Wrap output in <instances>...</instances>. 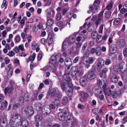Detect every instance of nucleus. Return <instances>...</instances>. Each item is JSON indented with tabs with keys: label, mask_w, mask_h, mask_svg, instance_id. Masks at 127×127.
<instances>
[{
	"label": "nucleus",
	"mask_w": 127,
	"mask_h": 127,
	"mask_svg": "<svg viewBox=\"0 0 127 127\" xmlns=\"http://www.w3.org/2000/svg\"><path fill=\"white\" fill-rule=\"evenodd\" d=\"M9 123L11 126L14 127L21 125L22 127H28L29 125L28 121L26 120H23L22 116L18 113L13 115L10 120Z\"/></svg>",
	"instance_id": "f257e3e1"
},
{
	"label": "nucleus",
	"mask_w": 127,
	"mask_h": 127,
	"mask_svg": "<svg viewBox=\"0 0 127 127\" xmlns=\"http://www.w3.org/2000/svg\"><path fill=\"white\" fill-rule=\"evenodd\" d=\"M104 11H101L98 14L97 17L96 15L93 17L92 20L94 21H95V23L96 27L103 22V13Z\"/></svg>",
	"instance_id": "f03ea898"
},
{
	"label": "nucleus",
	"mask_w": 127,
	"mask_h": 127,
	"mask_svg": "<svg viewBox=\"0 0 127 127\" xmlns=\"http://www.w3.org/2000/svg\"><path fill=\"white\" fill-rule=\"evenodd\" d=\"M24 111L26 116L28 117L32 116L34 113L33 107L29 106L26 107L24 109Z\"/></svg>",
	"instance_id": "7ed1b4c3"
},
{
	"label": "nucleus",
	"mask_w": 127,
	"mask_h": 127,
	"mask_svg": "<svg viewBox=\"0 0 127 127\" xmlns=\"http://www.w3.org/2000/svg\"><path fill=\"white\" fill-rule=\"evenodd\" d=\"M73 85L70 83H68V86L66 87L65 91L67 93V94L69 96H70L72 94L73 90Z\"/></svg>",
	"instance_id": "20e7f679"
},
{
	"label": "nucleus",
	"mask_w": 127,
	"mask_h": 127,
	"mask_svg": "<svg viewBox=\"0 0 127 127\" xmlns=\"http://www.w3.org/2000/svg\"><path fill=\"white\" fill-rule=\"evenodd\" d=\"M60 56L61 54H56V56L52 55L51 56L50 60V62L53 64H55L56 66H57L58 64L57 62V60Z\"/></svg>",
	"instance_id": "39448f33"
},
{
	"label": "nucleus",
	"mask_w": 127,
	"mask_h": 127,
	"mask_svg": "<svg viewBox=\"0 0 127 127\" xmlns=\"http://www.w3.org/2000/svg\"><path fill=\"white\" fill-rule=\"evenodd\" d=\"M76 67H73L71 69L70 72V74L72 76L73 79L75 80H78V78L77 75Z\"/></svg>",
	"instance_id": "423d86ee"
},
{
	"label": "nucleus",
	"mask_w": 127,
	"mask_h": 127,
	"mask_svg": "<svg viewBox=\"0 0 127 127\" xmlns=\"http://www.w3.org/2000/svg\"><path fill=\"white\" fill-rule=\"evenodd\" d=\"M95 69L94 68H92L89 71L87 75L88 78L90 80H92L95 78L96 75L95 74Z\"/></svg>",
	"instance_id": "0eeeda50"
},
{
	"label": "nucleus",
	"mask_w": 127,
	"mask_h": 127,
	"mask_svg": "<svg viewBox=\"0 0 127 127\" xmlns=\"http://www.w3.org/2000/svg\"><path fill=\"white\" fill-rule=\"evenodd\" d=\"M50 95L52 96L56 97L59 96L60 93L57 88H52L50 90Z\"/></svg>",
	"instance_id": "6e6552de"
},
{
	"label": "nucleus",
	"mask_w": 127,
	"mask_h": 127,
	"mask_svg": "<svg viewBox=\"0 0 127 127\" xmlns=\"http://www.w3.org/2000/svg\"><path fill=\"white\" fill-rule=\"evenodd\" d=\"M42 112L44 115H48L51 113V109L48 107V106H44L42 107Z\"/></svg>",
	"instance_id": "1a4fd4ad"
},
{
	"label": "nucleus",
	"mask_w": 127,
	"mask_h": 127,
	"mask_svg": "<svg viewBox=\"0 0 127 127\" xmlns=\"http://www.w3.org/2000/svg\"><path fill=\"white\" fill-rule=\"evenodd\" d=\"M117 50V45L114 44H112L109 48L110 52L111 54H113L115 53Z\"/></svg>",
	"instance_id": "9d476101"
},
{
	"label": "nucleus",
	"mask_w": 127,
	"mask_h": 127,
	"mask_svg": "<svg viewBox=\"0 0 127 127\" xmlns=\"http://www.w3.org/2000/svg\"><path fill=\"white\" fill-rule=\"evenodd\" d=\"M77 75L78 77L79 76H81L83 75L84 74V71L83 67L82 66H79L78 67H76Z\"/></svg>",
	"instance_id": "9b49d317"
},
{
	"label": "nucleus",
	"mask_w": 127,
	"mask_h": 127,
	"mask_svg": "<svg viewBox=\"0 0 127 127\" xmlns=\"http://www.w3.org/2000/svg\"><path fill=\"white\" fill-rule=\"evenodd\" d=\"M88 83V80L86 77H82L80 79V83L83 86L86 85Z\"/></svg>",
	"instance_id": "f8f14e48"
},
{
	"label": "nucleus",
	"mask_w": 127,
	"mask_h": 127,
	"mask_svg": "<svg viewBox=\"0 0 127 127\" xmlns=\"http://www.w3.org/2000/svg\"><path fill=\"white\" fill-rule=\"evenodd\" d=\"M104 61L101 58L99 59L98 62L97 64V70L99 71L101 69L103 66L104 64Z\"/></svg>",
	"instance_id": "ddd939ff"
},
{
	"label": "nucleus",
	"mask_w": 127,
	"mask_h": 127,
	"mask_svg": "<svg viewBox=\"0 0 127 127\" xmlns=\"http://www.w3.org/2000/svg\"><path fill=\"white\" fill-rule=\"evenodd\" d=\"M58 117L59 120L61 121H63L66 118L63 112H59L58 114Z\"/></svg>",
	"instance_id": "4468645a"
},
{
	"label": "nucleus",
	"mask_w": 127,
	"mask_h": 127,
	"mask_svg": "<svg viewBox=\"0 0 127 127\" xmlns=\"http://www.w3.org/2000/svg\"><path fill=\"white\" fill-rule=\"evenodd\" d=\"M108 69L107 68H105L103 69L102 72L100 73V77L101 78H102L103 77L105 78L106 76V73L108 71Z\"/></svg>",
	"instance_id": "2eb2a0df"
},
{
	"label": "nucleus",
	"mask_w": 127,
	"mask_h": 127,
	"mask_svg": "<svg viewBox=\"0 0 127 127\" xmlns=\"http://www.w3.org/2000/svg\"><path fill=\"white\" fill-rule=\"evenodd\" d=\"M41 26L39 24H37V23L35 24L33 27V31L34 32H37L38 29H40Z\"/></svg>",
	"instance_id": "dca6fc26"
},
{
	"label": "nucleus",
	"mask_w": 127,
	"mask_h": 127,
	"mask_svg": "<svg viewBox=\"0 0 127 127\" xmlns=\"http://www.w3.org/2000/svg\"><path fill=\"white\" fill-rule=\"evenodd\" d=\"M103 92L105 95L108 96H110L112 93L111 90L109 88H108L107 89H104Z\"/></svg>",
	"instance_id": "f3484780"
},
{
	"label": "nucleus",
	"mask_w": 127,
	"mask_h": 127,
	"mask_svg": "<svg viewBox=\"0 0 127 127\" xmlns=\"http://www.w3.org/2000/svg\"><path fill=\"white\" fill-rule=\"evenodd\" d=\"M68 45V38H66L63 42L62 49L64 50L66 49Z\"/></svg>",
	"instance_id": "a211bd4d"
},
{
	"label": "nucleus",
	"mask_w": 127,
	"mask_h": 127,
	"mask_svg": "<svg viewBox=\"0 0 127 127\" xmlns=\"http://www.w3.org/2000/svg\"><path fill=\"white\" fill-rule=\"evenodd\" d=\"M52 10L51 8H49L45 11L46 16L47 18H48L51 17Z\"/></svg>",
	"instance_id": "6ab92c4d"
},
{
	"label": "nucleus",
	"mask_w": 127,
	"mask_h": 127,
	"mask_svg": "<svg viewBox=\"0 0 127 127\" xmlns=\"http://www.w3.org/2000/svg\"><path fill=\"white\" fill-rule=\"evenodd\" d=\"M118 45L120 47H123L125 46V41L123 39H119L118 40Z\"/></svg>",
	"instance_id": "aec40b11"
},
{
	"label": "nucleus",
	"mask_w": 127,
	"mask_h": 127,
	"mask_svg": "<svg viewBox=\"0 0 127 127\" xmlns=\"http://www.w3.org/2000/svg\"><path fill=\"white\" fill-rule=\"evenodd\" d=\"M71 60L69 58H67L66 59L65 61V64L67 66H69L71 64Z\"/></svg>",
	"instance_id": "412c9836"
},
{
	"label": "nucleus",
	"mask_w": 127,
	"mask_h": 127,
	"mask_svg": "<svg viewBox=\"0 0 127 127\" xmlns=\"http://www.w3.org/2000/svg\"><path fill=\"white\" fill-rule=\"evenodd\" d=\"M63 112L64 114L65 115V116L67 117L69 116L70 114H69V112L68 109L66 107H65L63 109Z\"/></svg>",
	"instance_id": "4be33fe9"
},
{
	"label": "nucleus",
	"mask_w": 127,
	"mask_h": 127,
	"mask_svg": "<svg viewBox=\"0 0 127 127\" xmlns=\"http://www.w3.org/2000/svg\"><path fill=\"white\" fill-rule=\"evenodd\" d=\"M57 25L60 28L61 30L64 28L66 26L65 25L62 21H59L57 22Z\"/></svg>",
	"instance_id": "5701e85b"
},
{
	"label": "nucleus",
	"mask_w": 127,
	"mask_h": 127,
	"mask_svg": "<svg viewBox=\"0 0 127 127\" xmlns=\"http://www.w3.org/2000/svg\"><path fill=\"white\" fill-rule=\"evenodd\" d=\"M35 110L37 111H39L41 109L42 106L41 104L39 103H37L34 105Z\"/></svg>",
	"instance_id": "b1692460"
},
{
	"label": "nucleus",
	"mask_w": 127,
	"mask_h": 127,
	"mask_svg": "<svg viewBox=\"0 0 127 127\" xmlns=\"http://www.w3.org/2000/svg\"><path fill=\"white\" fill-rule=\"evenodd\" d=\"M62 90L65 91L66 87L68 86V83L63 82L60 84Z\"/></svg>",
	"instance_id": "393cba45"
},
{
	"label": "nucleus",
	"mask_w": 127,
	"mask_h": 127,
	"mask_svg": "<svg viewBox=\"0 0 127 127\" xmlns=\"http://www.w3.org/2000/svg\"><path fill=\"white\" fill-rule=\"evenodd\" d=\"M63 79L68 82H69L71 81V78L68 74H64L63 76Z\"/></svg>",
	"instance_id": "a878e982"
},
{
	"label": "nucleus",
	"mask_w": 127,
	"mask_h": 127,
	"mask_svg": "<svg viewBox=\"0 0 127 127\" xmlns=\"http://www.w3.org/2000/svg\"><path fill=\"white\" fill-rule=\"evenodd\" d=\"M67 117L66 120L67 123L66 124H67L68 125L70 124L71 122H72V120H73V116L71 115H69Z\"/></svg>",
	"instance_id": "bb28decb"
},
{
	"label": "nucleus",
	"mask_w": 127,
	"mask_h": 127,
	"mask_svg": "<svg viewBox=\"0 0 127 127\" xmlns=\"http://www.w3.org/2000/svg\"><path fill=\"white\" fill-rule=\"evenodd\" d=\"M67 38H68V41L70 43H73L75 41V38L73 36H70Z\"/></svg>",
	"instance_id": "cd10ccee"
},
{
	"label": "nucleus",
	"mask_w": 127,
	"mask_h": 127,
	"mask_svg": "<svg viewBox=\"0 0 127 127\" xmlns=\"http://www.w3.org/2000/svg\"><path fill=\"white\" fill-rule=\"evenodd\" d=\"M7 121L6 119L4 118L3 119V121H2V122L0 123V125L2 127H6L7 126Z\"/></svg>",
	"instance_id": "c85d7f7f"
},
{
	"label": "nucleus",
	"mask_w": 127,
	"mask_h": 127,
	"mask_svg": "<svg viewBox=\"0 0 127 127\" xmlns=\"http://www.w3.org/2000/svg\"><path fill=\"white\" fill-rule=\"evenodd\" d=\"M12 89L11 87V88L6 87L4 89V93L5 94L8 93L9 94H11L12 93Z\"/></svg>",
	"instance_id": "c756f323"
},
{
	"label": "nucleus",
	"mask_w": 127,
	"mask_h": 127,
	"mask_svg": "<svg viewBox=\"0 0 127 127\" xmlns=\"http://www.w3.org/2000/svg\"><path fill=\"white\" fill-rule=\"evenodd\" d=\"M54 22V21L53 19L50 18L47 20V24L48 26H51L53 24Z\"/></svg>",
	"instance_id": "7c9ffc66"
},
{
	"label": "nucleus",
	"mask_w": 127,
	"mask_h": 127,
	"mask_svg": "<svg viewBox=\"0 0 127 127\" xmlns=\"http://www.w3.org/2000/svg\"><path fill=\"white\" fill-rule=\"evenodd\" d=\"M7 105V102L6 101H5L4 102L1 103L0 105V108L1 110L4 109L6 107Z\"/></svg>",
	"instance_id": "2f4dec72"
},
{
	"label": "nucleus",
	"mask_w": 127,
	"mask_h": 127,
	"mask_svg": "<svg viewBox=\"0 0 127 127\" xmlns=\"http://www.w3.org/2000/svg\"><path fill=\"white\" fill-rule=\"evenodd\" d=\"M68 99L67 97L65 96L63 98L62 101V103L64 105H65L68 103Z\"/></svg>",
	"instance_id": "473e14b6"
},
{
	"label": "nucleus",
	"mask_w": 127,
	"mask_h": 127,
	"mask_svg": "<svg viewBox=\"0 0 127 127\" xmlns=\"http://www.w3.org/2000/svg\"><path fill=\"white\" fill-rule=\"evenodd\" d=\"M47 40L49 45L52 43L53 41V38L51 35H49L48 37Z\"/></svg>",
	"instance_id": "72a5a7b5"
},
{
	"label": "nucleus",
	"mask_w": 127,
	"mask_h": 127,
	"mask_svg": "<svg viewBox=\"0 0 127 127\" xmlns=\"http://www.w3.org/2000/svg\"><path fill=\"white\" fill-rule=\"evenodd\" d=\"M90 9L92 11L93 13H96L97 12L98 7L97 6H95L93 8L92 6H90Z\"/></svg>",
	"instance_id": "f704fd0d"
},
{
	"label": "nucleus",
	"mask_w": 127,
	"mask_h": 127,
	"mask_svg": "<svg viewBox=\"0 0 127 127\" xmlns=\"http://www.w3.org/2000/svg\"><path fill=\"white\" fill-rule=\"evenodd\" d=\"M13 72V69H9L7 72V78H9L12 76Z\"/></svg>",
	"instance_id": "c9c22d12"
},
{
	"label": "nucleus",
	"mask_w": 127,
	"mask_h": 127,
	"mask_svg": "<svg viewBox=\"0 0 127 127\" xmlns=\"http://www.w3.org/2000/svg\"><path fill=\"white\" fill-rule=\"evenodd\" d=\"M10 86L12 89H16L18 88V86L14 84V82L12 81H10Z\"/></svg>",
	"instance_id": "e433bc0d"
},
{
	"label": "nucleus",
	"mask_w": 127,
	"mask_h": 127,
	"mask_svg": "<svg viewBox=\"0 0 127 127\" xmlns=\"http://www.w3.org/2000/svg\"><path fill=\"white\" fill-rule=\"evenodd\" d=\"M35 118L37 121H40L42 119V115L41 113H39L35 117Z\"/></svg>",
	"instance_id": "4c0bfd02"
},
{
	"label": "nucleus",
	"mask_w": 127,
	"mask_h": 127,
	"mask_svg": "<svg viewBox=\"0 0 127 127\" xmlns=\"http://www.w3.org/2000/svg\"><path fill=\"white\" fill-rule=\"evenodd\" d=\"M111 81L112 82L116 83L118 82V79L117 76L115 75H114L111 78Z\"/></svg>",
	"instance_id": "58836bf2"
},
{
	"label": "nucleus",
	"mask_w": 127,
	"mask_h": 127,
	"mask_svg": "<svg viewBox=\"0 0 127 127\" xmlns=\"http://www.w3.org/2000/svg\"><path fill=\"white\" fill-rule=\"evenodd\" d=\"M98 33L96 31H94L92 32L91 34L92 37L94 39H95L98 35Z\"/></svg>",
	"instance_id": "ea45409f"
},
{
	"label": "nucleus",
	"mask_w": 127,
	"mask_h": 127,
	"mask_svg": "<svg viewBox=\"0 0 127 127\" xmlns=\"http://www.w3.org/2000/svg\"><path fill=\"white\" fill-rule=\"evenodd\" d=\"M96 54L98 56H99L101 54V49L100 47H97L96 49Z\"/></svg>",
	"instance_id": "a19ab883"
},
{
	"label": "nucleus",
	"mask_w": 127,
	"mask_h": 127,
	"mask_svg": "<svg viewBox=\"0 0 127 127\" xmlns=\"http://www.w3.org/2000/svg\"><path fill=\"white\" fill-rule=\"evenodd\" d=\"M81 96L84 98H87L88 97V95L87 93L85 92H82L80 93Z\"/></svg>",
	"instance_id": "79ce46f5"
},
{
	"label": "nucleus",
	"mask_w": 127,
	"mask_h": 127,
	"mask_svg": "<svg viewBox=\"0 0 127 127\" xmlns=\"http://www.w3.org/2000/svg\"><path fill=\"white\" fill-rule=\"evenodd\" d=\"M94 61V60L93 58L90 57H89L87 61H86V63L89 64H91L93 63Z\"/></svg>",
	"instance_id": "37998d69"
},
{
	"label": "nucleus",
	"mask_w": 127,
	"mask_h": 127,
	"mask_svg": "<svg viewBox=\"0 0 127 127\" xmlns=\"http://www.w3.org/2000/svg\"><path fill=\"white\" fill-rule=\"evenodd\" d=\"M120 12L122 14H124L127 12V7L126 6H124L123 8L121 9Z\"/></svg>",
	"instance_id": "c03bdc74"
},
{
	"label": "nucleus",
	"mask_w": 127,
	"mask_h": 127,
	"mask_svg": "<svg viewBox=\"0 0 127 127\" xmlns=\"http://www.w3.org/2000/svg\"><path fill=\"white\" fill-rule=\"evenodd\" d=\"M72 125L71 127H74V126L77 125L78 123V121L76 119L73 118V120H72Z\"/></svg>",
	"instance_id": "a18cd8bd"
},
{
	"label": "nucleus",
	"mask_w": 127,
	"mask_h": 127,
	"mask_svg": "<svg viewBox=\"0 0 127 127\" xmlns=\"http://www.w3.org/2000/svg\"><path fill=\"white\" fill-rule=\"evenodd\" d=\"M77 50V48L75 47H73L70 49V54H73L75 53Z\"/></svg>",
	"instance_id": "49530a36"
},
{
	"label": "nucleus",
	"mask_w": 127,
	"mask_h": 127,
	"mask_svg": "<svg viewBox=\"0 0 127 127\" xmlns=\"http://www.w3.org/2000/svg\"><path fill=\"white\" fill-rule=\"evenodd\" d=\"M7 55L10 57H12L15 55V53L12 50L9 51L7 54Z\"/></svg>",
	"instance_id": "de8ad7c7"
},
{
	"label": "nucleus",
	"mask_w": 127,
	"mask_h": 127,
	"mask_svg": "<svg viewBox=\"0 0 127 127\" xmlns=\"http://www.w3.org/2000/svg\"><path fill=\"white\" fill-rule=\"evenodd\" d=\"M56 17L57 21H58L60 20L61 18V14L59 13H58L56 15Z\"/></svg>",
	"instance_id": "09e8293b"
},
{
	"label": "nucleus",
	"mask_w": 127,
	"mask_h": 127,
	"mask_svg": "<svg viewBox=\"0 0 127 127\" xmlns=\"http://www.w3.org/2000/svg\"><path fill=\"white\" fill-rule=\"evenodd\" d=\"M120 19L119 18L115 19L114 21V24L116 25H118L120 22Z\"/></svg>",
	"instance_id": "8fccbe9b"
},
{
	"label": "nucleus",
	"mask_w": 127,
	"mask_h": 127,
	"mask_svg": "<svg viewBox=\"0 0 127 127\" xmlns=\"http://www.w3.org/2000/svg\"><path fill=\"white\" fill-rule=\"evenodd\" d=\"M96 41L98 43L100 42L102 40V35H98L97 37Z\"/></svg>",
	"instance_id": "3c124183"
},
{
	"label": "nucleus",
	"mask_w": 127,
	"mask_h": 127,
	"mask_svg": "<svg viewBox=\"0 0 127 127\" xmlns=\"http://www.w3.org/2000/svg\"><path fill=\"white\" fill-rule=\"evenodd\" d=\"M112 95L113 97L114 98H116L118 96V93L115 91H113L112 93Z\"/></svg>",
	"instance_id": "603ef678"
},
{
	"label": "nucleus",
	"mask_w": 127,
	"mask_h": 127,
	"mask_svg": "<svg viewBox=\"0 0 127 127\" xmlns=\"http://www.w3.org/2000/svg\"><path fill=\"white\" fill-rule=\"evenodd\" d=\"M113 5V3H109L107 6L106 9L108 10H111L112 7Z\"/></svg>",
	"instance_id": "864d4df0"
},
{
	"label": "nucleus",
	"mask_w": 127,
	"mask_h": 127,
	"mask_svg": "<svg viewBox=\"0 0 127 127\" xmlns=\"http://www.w3.org/2000/svg\"><path fill=\"white\" fill-rule=\"evenodd\" d=\"M36 55V54L33 53L32 54V56H31L29 57V60L32 61H34Z\"/></svg>",
	"instance_id": "5fc2aeb1"
},
{
	"label": "nucleus",
	"mask_w": 127,
	"mask_h": 127,
	"mask_svg": "<svg viewBox=\"0 0 127 127\" xmlns=\"http://www.w3.org/2000/svg\"><path fill=\"white\" fill-rule=\"evenodd\" d=\"M20 40V38L19 35H16L15 38V41L16 42L18 43L19 42Z\"/></svg>",
	"instance_id": "6e6d98bb"
},
{
	"label": "nucleus",
	"mask_w": 127,
	"mask_h": 127,
	"mask_svg": "<svg viewBox=\"0 0 127 127\" xmlns=\"http://www.w3.org/2000/svg\"><path fill=\"white\" fill-rule=\"evenodd\" d=\"M7 6V4L6 3V1L5 0H3L1 6V7L3 8L5 7V8H6Z\"/></svg>",
	"instance_id": "4d7b16f0"
},
{
	"label": "nucleus",
	"mask_w": 127,
	"mask_h": 127,
	"mask_svg": "<svg viewBox=\"0 0 127 127\" xmlns=\"http://www.w3.org/2000/svg\"><path fill=\"white\" fill-rule=\"evenodd\" d=\"M90 54V52L88 50H87L83 54V55L88 57Z\"/></svg>",
	"instance_id": "13d9d810"
},
{
	"label": "nucleus",
	"mask_w": 127,
	"mask_h": 127,
	"mask_svg": "<svg viewBox=\"0 0 127 127\" xmlns=\"http://www.w3.org/2000/svg\"><path fill=\"white\" fill-rule=\"evenodd\" d=\"M60 101L58 99H55L54 102V104L56 106H59L60 104Z\"/></svg>",
	"instance_id": "bf43d9fd"
},
{
	"label": "nucleus",
	"mask_w": 127,
	"mask_h": 127,
	"mask_svg": "<svg viewBox=\"0 0 127 127\" xmlns=\"http://www.w3.org/2000/svg\"><path fill=\"white\" fill-rule=\"evenodd\" d=\"M103 26L102 25H100L99 28L98 32L99 33H101L102 32Z\"/></svg>",
	"instance_id": "052dcab7"
},
{
	"label": "nucleus",
	"mask_w": 127,
	"mask_h": 127,
	"mask_svg": "<svg viewBox=\"0 0 127 127\" xmlns=\"http://www.w3.org/2000/svg\"><path fill=\"white\" fill-rule=\"evenodd\" d=\"M88 58V57L83 55L82 57V62L84 63L85 62L86 63V61H87V59Z\"/></svg>",
	"instance_id": "680f3d73"
},
{
	"label": "nucleus",
	"mask_w": 127,
	"mask_h": 127,
	"mask_svg": "<svg viewBox=\"0 0 127 127\" xmlns=\"http://www.w3.org/2000/svg\"><path fill=\"white\" fill-rule=\"evenodd\" d=\"M111 13L109 11L106 12L105 16L106 18H109L111 16Z\"/></svg>",
	"instance_id": "e2e57ef3"
},
{
	"label": "nucleus",
	"mask_w": 127,
	"mask_h": 127,
	"mask_svg": "<svg viewBox=\"0 0 127 127\" xmlns=\"http://www.w3.org/2000/svg\"><path fill=\"white\" fill-rule=\"evenodd\" d=\"M51 70L53 72H54L55 74H56V75H59L58 73H57V68L56 67L54 68L51 67Z\"/></svg>",
	"instance_id": "0e129e2a"
},
{
	"label": "nucleus",
	"mask_w": 127,
	"mask_h": 127,
	"mask_svg": "<svg viewBox=\"0 0 127 127\" xmlns=\"http://www.w3.org/2000/svg\"><path fill=\"white\" fill-rule=\"evenodd\" d=\"M18 48L19 49L22 51H24V49L23 46V44H21L18 46Z\"/></svg>",
	"instance_id": "69168bd1"
},
{
	"label": "nucleus",
	"mask_w": 127,
	"mask_h": 127,
	"mask_svg": "<svg viewBox=\"0 0 127 127\" xmlns=\"http://www.w3.org/2000/svg\"><path fill=\"white\" fill-rule=\"evenodd\" d=\"M123 54L125 57L127 56V49L126 48L124 49L123 51Z\"/></svg>",
	"instance_id": "338daca9"
},
{
	"label": "nucleus",
	"mask_w": 127,
	"mask_h": 127,
	"mask_svg": "<svg viewBox=\"0 0 127 127\" xmlns=\"http://www.w3.org/2000/svg\"><path fill=\"white\" fill-rule=\"evenodd\" d=\"M127 122V116H125L123 118V121L122 122V124H125Z\"/></svg>",
	"instance_id": "774afa93"
}]
</instances>
